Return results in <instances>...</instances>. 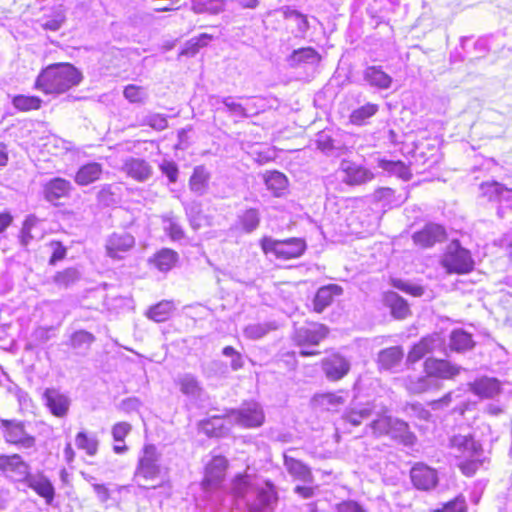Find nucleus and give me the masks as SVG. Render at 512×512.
Here are the masks:
<instances>
[{"mask_svg": "<svg viewBox=\"0 0 512 512\" xmlns=\"http://www.w3.org/2000/svg\"><path fill=\"white\" fill-rule=\"evenodd\" d=\"M232 493L250 512H263L272 508L277 501L274 485L247 467L232 481Z\"/></svg>", "mask_w": 512, "mask_h": 512, "instance_id": "1", "label": "nucleus"}, {"mask_svg": "<svg viewBox=\"0 0 512 512\" xmlns=\"http://www.w3.org/2000/svg\"><path fill=\"white\" fill-rule=\"evenodd\" d=\"M82 81V74L69 63L52 64L43 69L35 81V88L45 94H62Z\"/></svg>", "mask_w": 512, "mask_h": 512, "instance_id": "2", "label": "nucleus"}, {"mask_svg": "<svg viewBox=\"0 0 512 512\" xmlns=\"http://www.w3.org/2000/svg\"><path fill=\"white\" fill-rule=\"evenodd\" d=\"M161 472L156 450H144L135 474L138 485L146 489L156 488L163 481Z\"/></svg>", "mask_w": 512, "mask_h": 512, "instance_id": "3", "label": "nucleus"}, {"mask_svg": "<svg viewBox=\"0 0 512 512\" xmlns=\"http://www.w3.org/2000/svg\"><path fill=\"white\" fill-rule=\"evenodd\" d=\"M441 264L450 274H465L473 269L474 261L467 249L458 241H452L442 256Z\"/></svg>", "mask_w": 512, "mask_h": 512, "instance_id": "4", "label": "nucleus"}, {"mask_svg": "<svg viewBox=\"0 0 512 512\" xmlns=\"http://www.w3.org/2000/svg\"><path fill=\"white\" fill-rule=\"evenodd\" d=\"M1 434L11 445L30 448L35 445V438L30 432V424L17 419H3Z\"/></svg>", "mask_w": 512, "mask_h": 512, "instance_id": "5", "label": "nucleus"}, {"mask_svg": "<svg viewBox=\"0 0 512 512\" xmlns=\"http://www.w3.org/2000/svg\"><path fill=\"white\" fill-rule=\"evenodd\" d=\"M229 420L244 428L260 427L265 421V414L257 402H245L239 409L229 411Z\"/></svg>", "mask_w": 512, "mask_h": 512, "instance_id": "6", "label": "nucleus"}, {"mask_svg": "<svg viewBox=\"0 0 512 512\" xmlns=\"http://www.w3.org/2000/svg\"><path fill=\"white\" fill-rule=\"evenodd\" d=\"M135 245V238L128 232H114L106 239V254L113 259H122Z\"/></svg>", "mask_w": 512, "mask_h": 512, "instance_id": "7", "label": "nucleus"}, {"mask_svg": "<svg viewBox=\"0 0 512 512\" xmlns=\"http://www.w3.org/2000/svg\"><path fill=\"white\" fill-rule=\"evenodd\" d=\"M226 468L227 460L223 456H215L206 466L203 489L211 491L218 488L224 479Z\"/></svg>", "mask_w": 512, "mask_h": 512, "instance_id": "8", "label": "nucleus"}, {"mask_svg": "<svg viewBox=\"0 0 512 512\" xmlns=\"http://www.w3.org/2000/svg\"><path fill=\"white\" fill-rule=\"evenodd\" d=\"M122 171L133 180L143 183L153 175V167L148 161L142 158L128 157L125 159Z\"/></svg>", "mask_w": 512, "mask_h": 512, "instance_id": "9", "label": "nucleus"}, {"mask_svg": "<svg viewBox=\"0 0 512 512\" xmlns=\"http://www.w3.org/2000/svg\"><path fill=\"white\" fill-rule=\"evenodd\" d=\"M351 364L340 354H333L322 361V369L330 381H338L348 374Z\"/></svg>", "mask_w": 512, "mask_h": 512, "instance_id": "10", "label": "nucleus"}, {"mask_svg": "<svg viewBox=\"0 0 512 512\" xmlns=\"http://www.w3.org/2000/svg\"><path fill=\"white\" fill-rule=\"evenodd\" d=\"M340 171L344 173V182L349 185H361L374 178V174L369 169L349 160L341 162Z\"/></svg>", "mask_w": 512, "mask_h": 512, "instance_id": "11", "label": "nucleus"}, {"mask_svg": "<svg viewBox=\"0 0 512 512\" xmlns=\"http://www.w3.org/2000/svg\"><path fill=\"white\" fill-rule=\"evenodd\" d=\"M328 334V328L323 324H311L307 327H300L295 332V341L300 346H316Z\"/></svg>", "mask_w": 512, "mask_h": 512, "instance_id": "12", "label": "nucleus"}, {"mask_svg": "<svg viewBox=\"0 0 512 512\" xmlns=\"http://www.w3.org/2000/svg\"><path fill=\"white\" fill-rule=\"evenodd\" d=\"M0 470L8 477L22 481L28 477V465L22 461L21 457L17 454L12 456H0Z\"/></svg>", "mask_w": 512, "mask_h": 512, "instance_id": "13", "label": "nucleus"}, {"mask_svg": "<svg viewBox=\"0 0 512 512\" xmlns=\"http://www.w3.org/2000/svg\"><path fill=\"white\" fill-rule=\"evenodd\" d=\"M410 474L412 483L419 490H430L438 482L436 471L422 463L414 465Z\"/></svg>", "mask_w": 512, "mask_h": 512, "instance_id": "14", "label": "nucleus"}, {"mask_svg": "<svg viewBox=\"0 0 512 512\" xmlns=\"http://www.w3.org/2000/svg\"><path fill=\"white\" fill-rule=\"evenodd\" d=\"M424 370L433 379H451L459 374L461 367L453 365L446 360L428 358L424 363Z\"/></svg>", "mask_w": 512, "mask_h": 512, "instance_id": "15", "label": "nucleus"}, {"mask_svg": "<svg viewBox=\"0 0 512 512\" xmlns=\"http://www.w3.org/2000/svg\"><path fill=\"white\" fill-rule=\"evenodd\" d=\"M362 76L367 85L379 90L389 89L393 82L392 77L379 65L367 66L363 70Z\"/></svg>", "mask_w": 512, "mask_h": 512, "instance_id": "16", "label": "nucleus"}, {"mask_svg": "<svg viewBox=\"0 0 512 512\" xmlns=\"http://www.w3.org/2000/svg\"><path fill=\"white\" fill-rule=\"evenodd\" d=\"M175 383L179 387L181 393L188 397L191 401H198L202 399L204 390L200 381L195 375L191 373L181 374L177 377Z\"/></svg>", "mask_w": 512, "mask_h": 512, "instance_id": "17", "label": "nucleus"}, {"mask_svg": "<svg viewBox=\"0 0 512 512\" xmlns=\"http://www.w3.org/2000/svg\"><path fill=\"white\" fill-rule=\"evenodd\" d=\"M444 238L445 229L434 223L427 224L421 231L413 235L414 242L422 247H431L435 243L443 241Z\"/></svg>", "mask_w": 512, "mask_h": 512, "instance_id": "18", "label": "nucleus"}, {"mask_svg": "<svg viewBox=\"0 0 512 512\" xmlns=\"http://www.w3.org/2000/svg\"><path fill=\"white\" fill-rule=\"evenodd\" d=\"M342 293V287L336 284H329L320 287L313 299V311L316 313H322L333 303L334 298L336 296H340Z\"/></svg>", "mask_w": 512, "mask_h": 512, "instance_id": "19", "label": "nucleus"}, {"mask_svg": "<svg viewBox=\"0 0 512 512\" xmlns=\"http://www.w3.org/2000/svg\"><path fill=\"white\" fill-rule=\"evenodd\" d=\"M44 399L53 415L63 417L67 414L70 406V399L67 395L56 389H47L44 393Z\"/></svg>", "mask_w": 512, "mask_h": 512, "instance_id": "20", "label": "nucleus"}, {"mask_svg": "<svg viewBox=\"0 0 512 512\" xmlns=\"http://www.w3.org/2000/svg\"><path fill=\"white\" fill-rule=\"evenodd\" d=\"M374 406L371 403L352 404L345 410L342 420L352 426H359L364 420L369 419L373 414Z\"/></svg>", "mask_w": 512, "mask_h": 512, "instance_id": "21", "label": "nucleus"}, {"mask_svg": "<svg viewBox=\"0 0 512 512\" xmlns=\"http://www.w3.org/2000/svg\"><path fill=\"white\" fill-rule=\"evenodd\" d=\"M227 424H231L229 420V414L223 418L220 416H213L209 419L200 422V430L209 437H222L224 436L229 427Z\"/></svg>", "mask_w": 512, "mask_h": 512, "instance_id": "22", "label": "nucleus"}, {"mask_svg": "<svg viewBox=\"0 0 512 512\" xmlns=\"http://www.w3.org/2000/svg\"><path fill=\"white\" fill-rule=\"evenodd\" d=\"M441 341L438 335L424 337L419 343L415 344L410 350L407 360L411 363L422 359L426 354L440 347Z\"/></svg>", "mask_w": 512, "mask_h": 512, "instance_id": "23", "label": "nucleus"}, {"mask_svg": "<svg viewBox=\"0 0 512 512\" xmlns=\"http://www.w3.org/2000/svg\"><path fill=\"white\" fill-rule=\"evenodd\" d=\"M480 192L483 197L489 201H509L512 198V189L503 186L502 184L492 181L484 182L480 185Z\"/></svg>", "mask_w": 512, "mask_h": 512, "instance_id": "24", "label": "nucleus"}, {"mask_svg": "<svg viewBox=\"0 0 512 512\" xmlns=\"http://www.w3.org/2000/svg\"><path fill=\"white\" fill-rule=\"evenodd\" d=\"M472 392L481 398H493L501 391L500 382L495 378L483 377L470 384Z\"/></svg>", "mask_w": 512, "mask_h": 512, "instance_id": "25", "label": "nucleus"}, {"mask_svg": "<svg viewBox=\"0 0 512 512\" xmlns=\"http://www.w3.org/2000/svg\"><path fill=\"white\" fill-rule=\"evenodd\" d=\"M281 12L286 20H292L294 22L295 36L298 38H305L310 28L307 16L289 6L282 7Z\"/></svg>", "mask_w": 512, "mask_h": 512, "instance_id": "26", "label": "nucleus"}, {"mask_svg": "<svg viewBox=\"0 0 512 512\" xmlns=\"http://www.w3.org/2000/svg\"><path fill=\"white\" fill-rule=\"evenodd\" d=\"M312 405L327 411H336L345 403V398L339 393L316 394L311 400Z\"/></svg>", "mask_w": 512, "mask_h": 512, "instance_id": "27", "label": "nucleus"}, {"mask_svg": "<svg viewBox=\"0 0 512 512\" xmlns=\"http://www.w3.org/2000/svg\"><path fill=\"white\" fill-rule=\"evenodd\" d=\"M389 436L405 446H413L416 443V436L409 431L408 424L397 418H393Z\"/></svg>", "mask_w": 512, "mask_h": 512, "instance_id": "28", "label": "nucleus"}, {"mask_svg": "<svg viewBox=\"0 0 512 512\" xmlns=\"http://www.w3.org/2000/svg\"><path fill=\"white\" fill-rule=\"evenodd\" d=\"M95 336L86 331L78 330L71 334L68 345L79 355H85L95 341Z\"/></svg>", "mask_w": 512, "mask_h": 512, "instance_id": "29", "label": "nucleus"}, {"mask_svg": "<svg viewBox=\"0 0 512 512\" xmlns=\"http://www.w3.org/2000/svg\"><path fill=\"white\" fill-rule=\"evenodd\" d=\"M30 488H32L38 495L45 498L46 502L50 504L54 498V487L51 482L44 476H32L28 474L25 479Z\"/></svg>", "mask_w": 512, "mask_h": 512, "instance_id": "30", "label": "nucleus"}, {"mask_svg": "<svg viewBox=\"0 0 512 512\" xmlns=\"http://www.w3.org/2000/svg\"><path fill=\"white\" fill-rule=\"evenodd\" d=\"M101 174V164L96 162L87 163L78 169L75 175V182L81 186L89 185L98 180Z\"/></svg>", "mask_w": 512, "mask_h": 512, "instance_id": "31", "label": "nucleus"}, {"mask_svg": "<svg viewBox=\"0 0 512 512\" xmlns=\"http://www.w3.org/2000/svg\"><path fill=\"white\" fill-rule=\"evenodd\" d=\"M306 245L302 239L292 238L286 241H280L278 249V258L293 259L300 257L305 251Z\"/></svg>", "mask_w": 512, "mask_h": 512, "instance_id": "32", "label": "nucleus"}, {"mask_svg": "<svg viewBox=\"0 0 512 512\" xmlns=\"http://www.w3.org/2000/svg\"><path fill=\"white\" fill-rule=\"evenodd\" d=\"M403 355L404 352L399 346L383 349L378 354V364L381 369H393L400 364Z\"/></svg>", "mask_w": 512, "mask_h": 512, "instance_id": "33", "label": "nucleus"}, {"mask_svg": "<svg viewBox=\"0 0 512 512\" xmlns=\"http://www.w3.org/2000/svg\"><path fill=\"white\" fill-rule=\"evenodd\" d=\"M263 180L267 189L276 197H280L288 186L286 176L278 171L266 172L263 174Z\"/></svg>", "mask_w": 512, "mask_h": 512, "instance_id": "34", "label": "nucleus"}, {"mask_svg": "<svg viewBox=\"0 0 512 512\" xmlns=\"http://www.w3.org/2000/svg\"><path fill=\"white\" fill-rule=\"evenodd\" d=\"M209 102L217 110L219 109L218 105L223 104L232 115L237 117H247L249 115L247 109L232 96L221 98L213 95L209 97Z\"/></svg>", "mask_w": 512, "mask_h": 512, "instance_id": "35", "label": "nucleus"}, {"mask_svg": "<svg viewBox=\"0 0 512 512\" xmlns=\"http://www.w3.org/2000/svg\"><path fill=\"white\" fill-rule=\"evenodd\" d=\"M469 455L460 460L457 463V466L462 471V473L466 476H472L475 472L484 464L485 458L482 457V450H468Z\"/></svg>", "mask_w": 512, "mask_h": 512, "instance_id": "36", "label": "nucleus"}, {"mask_svg": "<svg viewBox=\"0 0 512 512\" xmlns=\"http://www.w3.org/2000/svg\"><path fill=\"white\" fill-rule=\"evenodd\" d=\"M436 385V380L429 374L422 376L407 377L405 379L406 389L413 394L423 393Z\"/></svg>", "mask_w": 512, "mask_h": 512, "instance_id": "37", "label": "nucleus"}, {"mask_svg": "<svg viewBox=\"0 0 512 512\" xmlns=\"http://www.w3.org/2000/svg\"><path fill=\"white\" fill-rule=\"evenodd\" d=\"M378 167L387 172L389 175L397 176L403 180H409L411 177L409 167L399 160L393 161L387 159H379Z\"/></svg>", "mask_w": 512, "mask_h": 512, "instance_id": "38", "label": "nucleus"}, {"mask_svg": "<svg viewBox=\"0 0 512 512\" xmlns=\"http://www.w3.org/2000/svg\"><path fill=\"white\" fill-rule=\"evenodd\" d=\"M71 188L69 181L63 178H55L48 182L45 186V195L49 201L59 199L66 196Z\"/></svg>", "mask_w": 512, "mask_h": 512, "instance_id": "39", "label": "nucleus"}, {"mask_svg": "<svg viewBox=\"0 0 512 512\" xmlns=\"http://www.w3.org/2000/svg\"><path fill=\"white\" fill-rule=\"evenodd\" d=\"M449 345L456 352H464L473 348L474 341L471 334L462 329H457L452 331Z\"/></svg>", "mask_w": 512, "mask_h": 512, "instance_id": "40", "label": "nucleus"}, {"mask_svg": "<svg viewBox=\"0 0 512 512\" xmlns=\"http://www.w3.org/2000/svg\"><path fill=\"white\" fill-rule=\"evenodd\" d=\"M283 457L286 469L292 476L304 482H309L312 480L311 471L305 464L292 457H288L286 454H283Z\"/></svg>", "mask_w": 512, "mask_h": 512, "instance_id": "41", "label": "nucleus"}, {"mask_svg": "<svg viewBox=\"0 0 512 512\" xmlns=\"http://www.w3.org/2000/svg\"><path fill=\"white\" fill-rule=\"evenodd\" d=\"M210 175L203 166H197L190 177L189 187L197 195H203L208 187Z\"/></svg>", "mask_w": 512, "mask_h": 512, "instance_id": "42", "label": "nucleus"}, {"mask_svg": "<svg viewBox=\"0 0 512 512\" xmlns=\"http://www.w3.org/2000/svg\"><path fill=\"white\" fill-rule=\"evenodd\" d=\"M385 302L391 308L392 315L397 319H404L409 314L407 302L395 292L385 295Z\"/></svg>", "mask_w": 512, "mask_h": 512, "instance_id": "43", "label": "nucleus"}, {"mask_svg": "<svg viewBox=\"0 0 512 512\" xmlns=\"http://www.w3.org/2000/svg\"><path fill=\"white\" fill-rule=\"evenodd\" d=\"M260 213L256 208H249L238 216V222L245 233H252L260 224Z\"/></svg>", "mask_w": 512, "mask_h": 512, "instance_id": "44", "label": "nucleus"}, {"mask_svg": "<svg viewBox=\"0 0 512 512\" xmlns=\"http://www.w3.org/2000/svg\"><path fill=\"white\" fill-rule=\"evenodd\" d=\"M224 0H192L191 9L197 13L219 14L224 10Z\"/></svg>", "mask_w": 512, "mask_h": 512, "instance_id": "45", "label": "nucleus"}, {"mask_svg": "<svg viewBox=\"0 0 512 512\" xmlns=\"http://www.w3.org/2000/svg\"><path fill=\"white\" fill-rule=\"evenodd\" d=\"M177 260V252L168 248H164L155 254L153 263L160 271L166 272L175 265Z\"/></svg>", "mask_w": 512, "mask_h": 512, "instance_id": "46", "label": "nucleus"}, {"mask_svg": "<svg viewBox=\"0 0 512 512\" xmlns=\"http://www.w3.org/2000/svg\"><path fill=\"white\" fill-rule=\"evenodd\" d=\"M378 109L379 107L377 104L366 103L352 111L350 114V122L358 126L365 125L367 120L377 113Z\"/></svg>", "mask_w": 512, "mask_h": 512, "instance_id": "47", "label": "nucleus"}, {"mask_svg": "<svg viewBox=\"0 0 512 512\" xmlns=\"http://www.w3.org/2000/svg\"><path fill=\"white\" fill-rule=\"evenodd\" d=\"M174 308L172 301L164 300L152 306L146 315L155 322H164L169 318Z\"/></svg>", "mask_w": 512, "mask_h": 512, "instance_id": "48", "label": "nucleus"}, {"mask_svg": "<svg viewBox=\"0 0 512 512\" xmlns=\"http://www.w3.org/2000/svg\"><path fill=\"white\" fill-rule=\"evenodd\" d=\"M12 104L17 110L27 112L39 109L42 100L37 96L16 95L12 99Z\"/></svg>", "mask_w": 512, "mask_h": 512, "instance_id": "49", "label": "nucleus"}, {"mask_svg": "<svg viewBox=\"0 0 512 512\" xmlns=\"http://www.w3.org/2000/svg\"><path fill=\"white\" fill-rule=\"evenodd\" d=\"M319 60V55L311 47L300 48L298 50L293 51L290 56V61L292 64H300V63H316Z\"/></svg>", "mask_w": 512, "mask_h": 512, "instance_id": "50", "label": "nucleus"}, {"mask_svg": "<svg viewBox=\"0 0 512 512\" xmlns=\"http://www.w3.org/2000/svg\"><path fill=\"white\" fill-rule=\"evenodd\" d=\"M276 329L273 323H256L248 325L244 329L245 337L251 340H257L264 337L269 331Z\"/></svg>", "mask_w": 512, "mask_h": 512, "instance_id": "51", "label": "nucleus"}, {"mask_svg": "<svg viewBox=\"0 0 512 512\" xmlns=\"http://www.w3.org/2000/svg\"><path fill=\"white\" fill-rule=\"evenodd\" d=\"M393 418L390 416H381L375 420H373L368 429L375 436H381L384 434L389 435L390 427L392 426Z\"/></svg>", "mask_w": 512, "mask_h": 512, "instance_id": "52", "label": "nucleus"}, {"mask_svg": "<svg viewBox=\"0 0 512 512\" xmlns=\"http://www.w3.org/2000/svg\"><path fill=\"white\" fill-rule=\"evenodd\" d=\"M80 273L75 268H67L54 276V282L63 287H68L78 281Z\"/></svg>", "mask_w": 512, "mask_h": 512, "instance_id": "53", "label": "nucleus"}, {"mask_svg": "<svg viewBox=\"0 0 512 512\" xmlns=\"http://www.w3.org/2000/svg\"><path fill=\"white\" fill-rule=\"evenodd\" d=\"M125 98L131 103H143L147 99V93L141 87L128 85L124 89Z\"/></svg>", "mask_w": 512, "mask_h": 512, "instance_id": "54", "label": "nucleus"}, {"mask_svg": "<svg viewBox=\"0 0 512 512\" xmlns=\"http://www.w3.org/2000/svg\"><path fill=\"white\" fill-rule=\"evenodd\" d=\"M392 285L403 291V292H406L408 294H411L413 296H416V297H420L424 294V288L417 285V284H412L410 282H407V281H404V280H401V279H393L392 280Z\"/></svg>", "mask_w": 512, "mask_h": 512, "instance_id": "55", "label": "nucleus"}, {"mask_svg": "<svg viewBox=\"0 0 512 512\" xmlns=\"http://www.w3.org/2000/svg\"><path fill=\"white\" fill-rule=\"evenodd\" d=\"M75 444L77 448H96L99 441L95 434L88 435L86 432L81 431L76 435Z\"/></svg>", "mask_w": 512, "mask_h": 512, "instance_id": "56", "label": "nucleus"}, {"mask_svg": "<svg viewBox=\"0 0 512 512\" xmlns=\"http://www.w3.org/2000/svg\"><path fill=\"white\" fill-rule=\"evenodd\" d=\"M165 231L173 240H180L184 237L182 227L173 217H166L164 219Z\"/></svg>", "mask_w": 512, "mask_h": 512, "instance_id": "57", "label": "nucleus"}, {"mask_svg": "<svg viewBox=\"0 0 512 512\" xmlns=\"http://www.w3.org/2000/svg\"><path fill=\"white\" fill-rule=\"evenodd\" d=\"M452 448H477L470 433L454 435L451 438Z\"/></svg>", "mask_w": 512, "mask_h": 512, "instance_id": "58", "label": "nucleus"}, {"mask_svg": "<svg viewBox=\"0 0 512 512\" xmlns=\"http://www.w3.org/2000/svg\"><path fill=\"white\" fill-rule=\"evenodd\" d=\"M223 355L231 358L230 367L232 370L237 371L244 366L242 355L236 351L232 346H226L222 351Z\"/></svg>", "mask_w": 512, "mask_h": 512, "instance_id": "59", "label": "nucleus"}, {"mask_svg": "<svg viewBox=\"0 0 512 512\" xmlns=\"http://www.w3.org/2000/svg\"><path fill=\"white\" fill-rule=\"evenodd\" d=\"M186 214L189 217L190 224L193 229H198L201 226L202 215L200 211V206L197 203H192L185 207Z\"/></svg>", "mask_w": 512, "mask_h": 512, "instance_id": "60", "label": "nucleus"}, {"mask_svg": "<svg viewBox=\"0 0 512 512\" xmlns=\"http://www.w3.org/2000/svg\"><path fill=\"white\" fill-rule=\"evenodd\" d=\"M146 124L151 128L162 131L168 126L166 116L158 113L150 114L146 117Z\"/></svg>", "mask_w": 512, "mask_h": 512, "instance_id": "61", "label": "nucleus"}, {"mask_svg": "<svg viewBox=\"0 0 512 512\" xmlns=\"http://www.w3.org/2000/svg\"><path fill=\"white\" fill-rule=\"evenodd\" d=\"M161 172L169 179L171 183H175L178 178V167L172 161H163L160 165Z\"/></svg>", "mask_w": 512, "mask_h": 512, "instance_id": "62", "label": "nucleus"}, {"mask_svg": "<svg viewBox=\"0 0 512 512\" xmlns=\"http://www.w3.org/2000/svg\"><path fill=\"white\" fill-rule=\"evenodd\" d=\"M131 426L126 422H119L112 428V436L115 442H123L126 435L130 432Z\"/></svg>", "mask_w": 512, "mask_h": 512, "instance_id": "63", "label": "nucleus"}, {"mask_svg": "<svg viewBox=\"0 0 512 512\" xmlns=\"http://www.w3.org/2000/svg\"><path fill=\"white\" fill-rule=\"evenodd\" d=\"M466 504L464 498L457 497L452 501L444 504L443 508L439 512H465Z\"/></svg>", "mask_w": 512, "mask_h": 512, "instance_id": "64", "label": "nucleus"}]
</instances>
